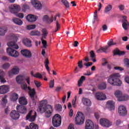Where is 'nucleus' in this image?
Segmentation results:
<instances>
[{
    "label": "nucleus",
    "mask_w": 129,
    "mask_h": 129,
    "mask_svg": "<svg viewBox=\"0 0 129 129\" xmlns=\"http://www.w3.org/2000/svg\"><path fill=\"white\" fill-rule=\"evenodd\" d=\"M9 48H7V52L9 56L11 57H14V58H17L19 56V52L14 49H18L19 48V45L17 44V43L15 41L9 42L7 44Z\"/></svg>",
    "instance_id": "obj_1"
},
{
    "label": "nucleus",
    "mask_w": 129,
    "mask_h": 129,
    "mask_svg": "<svg viewBox=\"0 0 129 129\" xmlns=\"http://www.w3.org/2000/svg\"><path fill=\"white\" fill-rule=\"evenodd\" d=\"M121 75L118 73H116L110 75L108 79V83L113 86H120L121 81L119 79Z\"/></svg>",
    "instance_id": "obj_2"
},
{
    "label": "nucleus",
    "mask_w": 129,
    "mask_h": 129,
    "mask_svg": "<svg viewBox=\"0 0 129 129\" xmlns=\"http://www.w3.org/2000/svg\"><path fill=\"white\" fill-rule=\"evenodd\" d=\"M39 110L41 113H45V117L49 118L52 115L53 106L50 105L41 104L39 107Z\"/></svg>",
    "instance_id": "obj_3"
},
{
    "label": "nucleus",
    "mask_w": 129,
    "mask_h": 129,
    "mask_svg": "<svg viewBox=\"0 0 129 129\" xmlns=\"http://www.w3.org/2000/svg\"><path fill=\"white\" fill-rule=\"evenodd\" d=\"M62 123V117L59 114H56L52 119V123L54 127H58Z\"/></svg>",
    "instance_id": "obj_4"
},
{
    "label": "nucleus",
    "mask_w": 129,
    "mask_h": 129,
    "mask_svg": "<svg viewBox=\"0 0 129 129\" xmlns=\"http://www.w3.org/2000/svg\"><path fill=\"white\" fill-rule=\"evenodd\" d=\"M114 94L115 96L117 97L118 101H126L129 99V97L127 95H122V93L120 91H116Z\"/></svg>",
    "instance_id": "obj_5"
},
{
    "label": "nucleus",
    "mask_w": 129,
    "mask_h": 129,
    "mask_svg": "<svg viewBox=\"0 0 129 129\" xmlns=\"http://www.w3.org/2000/svg\"><path fill=\"white\" fill-rule=\"evenodd\" d=\"M36 117H37V112L33 110H31L27 114L26 120L33 122L36 120Z\"/></svg>",
    "instance_id": "obj_6"
},
{
    "label": "nucleus",
    "mask_w": 129,
    "mask_h": 129,
    "mask_svg": "<svg viewBox=\"0 0 129 129\" xmlns=\"http://www.w3.org/2000/svg\"><path fill=\"white\" fill-rule=\"evenodd\" d=\"M85 117L84 115L81 112H78L75 118L76 124H83Z\"/></svg>",
    "instance_id": "obj_7"
},
{
    "label": "nucleus",
    "mask_w": 129,
    "mask_h": 129,
    "mask_svg": "<svg viewBox=\"0 0 129 129\" xmlns=\"http://www.w3.org/2000/svg\"><path fill=\"white\" fill-rule=\"evenodd\" d=\"M11 13L18 14L21 11V7L17 4H14L9 7Z\"/></svg>",
    "instance_id": "obj_8"
},
{
    "label": "nucleus",
    "mask_w": 129,
    "mask_h": 129,
    "mask_svg": "<svg viewBox=\"0 0 129 129\" xmlns=\"http://www.w3.org/2000/svg\"><path fill=\"white\" fill-rule=\"evenodd\" d=\"M100 123L104 127H109L111 126L112 123L107 119L102 118L100 120Z\"/></svg>",
    "instance_id": "obj_9"
},
{
    "label": "nucleus",
    "mask_w": 129,
    "mask_h": 129,
    "mask_svg": "<svg viewBox=\"0 0 129 129\" xmlns=\"http://www.w3.org/2000/svg\"><path fill=\"white\" fill-rule=\"evenodd\" d=\"M118 112L119 115L121 116H125L127 113V110H126V107L124 105H120L118 107Z\"/></svg>",
    "instance_id": "obj_10"
},
{
    "label": "nucleus",
    "mask_w": 129,
    "mask_h": 129,
    "mask_svg": "<svg viewBox=\"0 0 129 129\" xmlns=\"http://www.w3.org/2000/svg\"><path fill=\"white\" fill-rule=\"evenodd\" d=\"M10 116L11 118L13 119V120H18V119L20 118V116H21V115L18 111L14 110L10 112Z\"/></svg>",
    "instance_id": "obj_11"
},
{
    "label": "nucleus",
    "mask_w": 129,
    "mask_h": 129,
    "mask_svg": "<svg viewBox=\"0 0 129 129\" xmlns=\"http://www.w3.org/2000/svg\"><path fill=\"white\" fill-rule=\"evenodd\" d=\"M31 4L36 10L42 9V4L40 2L37 0H31Z\"/></svg>",
    "instance_id": "obj_12"
},
{
    "label": "nucleus",
    "mask_w": 129,
    "mask_h": 129,
    "mask_svg": "<svg viewBox=\"0 0 129 129\" xmlns=\"http://www.w3.org/2000/svg\"><path fill=\"white\" fill-rule=\"evenodd\" d=\"M16 109L20 113H22L23 114L27 113V107L25 106L18 105L16 107Z\"/></svg>",
    "instance_id": "obj_13"
},
{
    "label": "nucleus",
    "mask_w": 129,
    "mask_h": 129,
    "mask_svg": "<svg viewBox=\"0 0 129 129\" xmlns=\"http://www.w3.org/2000/svg\"><path fill=\"white\" fill-rule=\"evenodd\" d=\"M21 53L25 58H31L32 57V52L28 49H22Z\"/></svg>",
    "instance_id": "obj_14"
},
{
    "label": "nucleus",
    "mask_w": 129,
    "mask_h": 129,
    "mask_svg": "<svg viewBox=\"0 0 129 129\" xmlns=\"http://www.w3.org/2000/svg\"><path fill=\"white\" fill-rule=\"evenodd\" d=\"M10 91V87L9 86H0V94H6Z\"/></svg>",
    "instance_id": "obj_15"
},
{
    "label": "nucleus",
    "mask_w": 129,
    "mask_h": 129,
    "mask_svg": "<svg viewBox=\"0 0 129 129\" xmlns=\"http://www.w3.org/2000/svg\"><path fill=\"white\" fill-rule=\"evenodd\" d=\"M28 93L29 94L30 97L32 99L33 104H34V105H36L37 102H36V100L34 99L35 95H36V90L35 89V88H33L32 89V90L29 91Z\"/></svg>",
    "instance_id": "obj_16"
},
{
    "label": "nucleus",
    "mask_w": 129,
    "mask_h": 129,
    "mask_svg": "<svg viewBox=\"0 0 129 129\" xmlns=\"http://www.w3.org/2000/svg\"><path fill=\"white\" fill-rule=\"evenodd\" d=\"M95 96L98 100H105V99H106V96L102 92H97Z\"/></svg>",
    "instance_id": "obj_17"
},
{
    "label": "nucleus",
    "mask_w": 129,
    "mask_h": 129,
    "mask_svg": "<svg viewBox=\"0 0 129 129\" xmlns=\"http://www.w3.org/2000/svg\"><path fill=\"white\" fill-rule=\"evenodd\" d=\"M86 129H94V124H93V122L90 120H87L86 121Z\"/></svg>",
    "instance_id": "obj_18"
},
{
    "label": "nucleus",
    "mask_w": 129,
    "mask_h": 129,
    "mask_svg": "<svg viewBox=\"0 0 129 129\" xmlns=\"http://www.w3.org/2000/svg\"><path fill=\"white\" fill-rule=\"evenodd\" d=\"M26 19L28 22H30L31 23L36 22L37 21V16L29 14L26 17Z\"/></svg>",
    "instance_id": "obj_19"
},
{
    "label": "nucleus",
    "mask_w": 129,
    "mask_h": 129,
    "mask_svg": "<svg viewBox=\"0 0 129 129\" xmlns=\"http://www.w3.org/2000/svg\"><path fill=\"white\" fill-rule=\"evenodd\" d=\"M20 72V68L18 67H14L12 70L9 73V76H11V74H14V75H17V74H19V73Z\"/></svg>",
    "instance_id": "obj_20"
},
{
    "label": "nucleus",
    "mask_w": 129,
    "mask_h": 129,
    "mask_svg": "<svg viewBox=\"0 0 129 129\" xmlns=\"http://www.w3.org/2000/svg\"><path fill=\"white\" fill-rule=\"evenodd\" d=\"M19 102L21 105H27L28 104V102L27 101V99L25 97H21L19 99Z\"/></svg>",
    "instance_id": "obj_21"
},
{
    "label": "nucleus",
    "mask_w": 129,
    "mask_h": 129,
    "mask_svg": "<svg viewBox=\"0 0 129 129\" xmlns=\"http://www.w3.org/2000/svg\"><path fill=\"white\" fill-rule=\"evenodd\" d=\"M125 54L124 51H121L118 49H114L113 51V55H118L119 56H123Z\"/></svg>",
    "instance_id": "obj_22"
},
{
    "label": "nucleus",
    "mask_w": 129,
    "mask_h": 129,
    "mask_svg": "<svg viewBox=\"0 0 129 129\" xmlns=\"http://www.w3.org/2000/svg\"><path fill=\"white\" fill-rule=\"evenodd\" d=\"M8 32V28L5 26L0 27V36H5Z\"/></svg>",
    "instance_id": "obj_23"
},
{
    "label": "nucleus",
    "mask_w": 129,
    "mask_h": 129,
    "mask_svg": "<svg viewBox=\"0 0 129 129\" xmlns=\"http://www.w3.org/2000/svg\"><path fill=\"white\" fill-rule=\"evenodd\" d=\"M82 102L86 106H91V101L88 99L84 98L82 100Z\"/></svg>",
    "instance_id": "obj_24"
},
{
    "label": "nucleus",
    "mask_w": 129,
    "mask_h": 129,
    "mask_svg": "<svg viewBox=\"0 0 129 129\" xmlns=\"http://www.w3.org/2000/svg\"><path fill=\"white\" fill-rule=\"evenodd\" d=\"M5 72L2 70H0V80L1 83H5L7 82L6 79H5Z\"/></svg>",
    "instance_id": "obj_25"
},
{
    "label": "nucleus",
    "mask_w": 129,
    "mask_h": 129,
    "mask_svg": "<svg viewBox=\"0 0 129 129\" xmlns=\"http://www.w3.org/2000/svg\"><path fill=\"white\" fill-rule=\"evenodd\" d=\"M107 105L110 110H114V104L112 101H108L107 102Z\"/></svg>",
    "instance_id": "obj_26"
},
{
    "label": "nucleus",
    "mask_w": 129,
    "mask_h": 129,
    "mask_svg": "<svg viewBox=\"0 0 129 129\" xmlns=\"http://www.w3.org/2000/svg\"><path fill=\"white\" fill-rule=\"evenodd\" d=\"M23 43L26 47H31L32 46V41L28 38L23 40Z\"/></svg>",
    "instance_id": "obj_27"
},
{
    "label": "nucleus",
    "mask_w": 129,
    "mask_h": 129,
    "mask_svg": "<svg viewBox=\"0 0 129 129\" xmlns=\"http://www.w3.org/2000/svg\"><path fill=\"white\" fill-rule=\"evenodd\" d=\"M122 27L124 29V30H127V29H128V27H129V23L128 21H127V20L124 19V20H123L122 21Z\"/></svg>",
    "instance_id": "obj_28"
},
{
    "label": "nucleus",
    "mask_w": 129,
    "mask_h": 129,
    "mask_svg": "<svg viewBox=\"0 0 129 129\" xmlns=\"http://www.w3.org/2000/svg\"><path fill=\"white\" fill-rule=\"evenodd\" d=\"M12 21L14 22V23H15V24L18 25L19 26H21L23 24V21L21 20V19L14 18H13Z\"/></svg>",
    "instance_id": "obj_29"
},
{
    "label": "nucleus",
    "mask_w": 129,
    "mask_h": 129,
    "mask_svg": "<svg viewBox=\"0 0 129 129\" xmlns=\"http://www.w3.org/2000/svg\"><path fill=\"white\" fill-rule=\"evenodd\" d=\"M42 32V39H46L47 36H48V30L46 29L45 28H43L41 30Z\"/></svg>",
    "instance_id": "obj_30"
},
{
    "label": "nucleus",
    "mask_w": 129,
    "mask_h": 129,
    "mask_svg": "<svg viewBox=\"0 0 129 129\" xmlns=\"http://www.w3.org/2000/svg\"><path fill=\"white\" fill-rule=\"evenodd\" d=\"M16 81L18 84H22V82L24 81V80L25 79V77L22 76H18L16 78Z\"/></svg>",
    "instance_id": "obj_31"
},
{
    "label": "nucleus",
    "mask_w": 129,
    "mask_h": 129,
    "mask_svg": "<svg viewBox=\"0 0 129 129\" xmlns=\"http://www.w3.org/2000/svg\"><path fill=\"white\" fill-rule=\"evenodd\" d=\"M19 99V95L17 93H13L11 95V100L12 101H17Z\"/></svg>",
    "instance_id": "obj_32"
},
{
    "label": "nucleus",
    "mask_w": 129,
    "mask_h": 129,
    "mask_svg": "<svg viewBox=\"0 0 129 129\" xmlns=\"http://www.w3.org/2000/svg\"><path fill=\"white\" fill-rule=\"evenodd\" d=\"M108 49V46H105L104 47H101L97 50V53H102V52H104V53H106V51Z\"/></svg>",
    "instance_id": "obj_33"
},
{
    "label": "nucleus",
    "mask_w": 129,
    "mask_h": 129,
    "mask_svg": "<svg viewBox=\"0 0 129 129\" xmlns=\"http://www.w3.org/2000/svg\"><path fill=\"white\" fill-rule=\"evenodd\" d=\"M111 10H112V6L111 5H109L105 8L104 10V13L107 14V13H108V12H110Z\"/></svg>",
    "instance_id": "obj_34"
},
{
    "label": "nucleus",
    "mask_w": 129,
    "mask_h": 129,
    "mask_svg": "<svg viewBox=\"0 0 129 129\" xmlns=\"http://www.w3.org/2000/svg\"><path fill=\"white\" fill-rule=\"evenodd\" d=\"M98 88L99 89H101V90H103L104 89H106V84H105V83H102V84L98 85Z\"/></svg>",
    "instance_id": "obj_35"
},
{
    "label": "nucleus",
    "mask_w": 129,
    "mask_h": 129,
    "mask_svg": "<svg viewBox=\"0 0 129 129\" xmlns=\"http://www.w3.org/2000/svg\"><path fill=\"white\" fill-rule=\"evenodd\" d=\"M40 34H41V33L38 31H32L30 32V35L31 36H40Z\"/></svg>",
    "instance_id": "obj_36"
},
{
    "label": "nucleus",
    "mask_w": 129,
    "mask_h": 129,
    "mask_svg": "<svg viewBox=\"0 0 129 129\" xmlns=\"http://www.w3.org/2000/svg\"><path fill=\"white\" fill-rule=\"evenodd\" d=\"M8 100L7 99V96H5L2 99V102L1 103V104H2L3 106H6Z\"/></svg>",
    "instance_id": "obj_37"
},
{
    "label": "nucleus",
    "mask_w": 129,
    "mask_h": 129,
    "mask_svg": "<svg viewBox=\"0 0 129 129\" xmlns=\"http://www.w3.org/2000/svg\"><path fill=\"white\" fill-rule=\"evenodd\" d=\"M30 129H39V126L34 123H31L29 125Z\"/></svg>",
    "instance_id": "obj_38"
},
{
    "label": "nucleus",
    "mask_w": 129,
    "mask_h": 129,
    "mask_svg": "<svg viewBox=\"0 0 129 129\" xmlns=\"http://www.w3.org/2000/svg\"><path fill=\"white\" fill-rule=\"evenodd\" d=\"M44 63L45 64V68L46 69L47 71L48 72L49 74H50V69L49 68V66L48 65L49 64V59H48V58H46L45 59V61Z\"/></svg>",
    "instance_id": "obj_39"
},
{
    "label": "nucleus",
    "mask_w": 129,
    "mask_h": 129,
    "mask_svg": "<svg viewBox=\"0 0 129 129\" xmlns=\"http://www.w3.org/2000/svg\"><path fill=\"white\" fill-rule=\"evenodd\" d=\"M61 2L67 9H69L70 8L69 3L68 2V1H67V0H61Z\"/></svg>",
    "instance_id": "obj_40"
},
{
    "label": "nucleus",
    "mask_w": 129,
    "mask_h": 129,
    "mask_svg": "<svg viewBox=\"0 0 129 129\" xmlns=\"http://www.w3.org/2000/svg\"><path fill=\"white\" fill-rule=\"evenodd\" d=\"M55 110L56 111H62V106L59 104H57L55 105Z\"/></svg>",
    "instance_id": "obj_41"
},
{
    "label": "nucleus",
    "mask_w": 129,
    "mask_h": 129,
    "mask_svg": "<svg viewBox=\"0 0 129 129\" xmlns=\"http://www.w3.org/2000/svg\"><path fill=\"white\" fill-rule=\"evenodd\" d=\"M45 38H41V40L44 48H47V41L44 40Z\"/></svg>",
    "instance_id": "obj_42"
},
{
    "label": "nucleus",
    "mask_w": 129,
    "mask_h": 129,
    "mask_svg": "<svg viewBox=\"0 0 129 129\" xmlns=\"http://www.w3.org/2000/svg\"><path fill=\"white\" fill-rule=\"evenodd\" d=\"M90 57L91 59L96 58V55H95V53H94V51L93 50H91L90 52Z\"/></svg>",
    "instance_id": "obj_43"
},
{
    "label": "nucleus",
    "mask_w": 129,
    "mask_h": 129,
    "mask_svg": "<svg viewBox=\"0 0 129 129\" xmlns=\"http://www.w3.org/2000/svg\"><path fill=\"white\" fill-rule=\"evenodd\" d=\"M34 77H35L36 78H39L40 79H43V76H42V74H40L39 73H37L35 74Z\"/></svg>",
    "instance_id": "obj_44"
},
{
    "label": "nucleus",
    "mask_w": 129,
    "mask_h": 129,
    "mask_svg": "<svg viewBox=\"0 0 129 129\" xmlns=\"http://www.w3.org/2000/svg\"><path fill=\"white\" fill-rule=\"evenodd\" d=\"M115 43L113 42V40L111 39L108 42V48L109 47H111V46H112V45H115Z\"/></svg>",
    "instance_id": "obj_45"
},
{
    "label": "nucleus",
    "mask_w": 129,
    "mask_h": 129,
    "mask_svg": "<svg viewBox=\"0 0 129 129\" xmlns=\"http://www.w3.org/2000/svg\"><path fill=\"white\" fill-rule=\"evenodd\" d=\"M59 29H60V24H59V22H58V21H56V28L55 29L54 32L56 33V32H57V31H59Z\"/></svg>",
    "instance_id": "obj_46"
},
{
    "label": "nucleus",
    "mask_w": 129,
    "mask_h": 129,
    "mask_svg": "<svg viewBox=\"0 0 129 129\" xmlns=\"http://www.w3.org/2000/svg\"><path fill=\"white\" fill-rule=\"evenodd\" d=\"M36 28V25H28L27 27V30H33V29H35Z\"/></svg>",
    "instance_id": "obj_47"
},
{
    "label": "nucleus",
    "mask_w": 129,
    "mask_h": 129,
    "mask_svg": "<svg viewBox=\"0 0 129 129\" xmlns=\"http://www.w3.org/2000/svg\"><path fill=\"white\" fill-rule=\"evenodd\" d=\"M34 84L37 88L41 87V82L38 81H34Z\"/></svg>",
    "instance_id": "obj_48"
},
{
    "label": "nucleus",
    "mask_w": 129,
    "mask_h": 129,
    "mask_svg": "<svg viewBox=\"0 0 129 129\" xmlns=\"http://www.w3.org/2000/svg\"><path fill=\"white\" fill-rule=\"evenodd\" d=\"M2 67L3 69H8V68L10 67V63H4Z\"/></svg>",
    "instance_id": "obj_49"
},
{
    "label": "nucleus",
    "mask_w": 129,
    "mask_h": 129,
    "mask_svg": "<svg viewBox=\"0 0 129 129\" xmlns=\"http://www.w3.org/2000/svg\"><path fill=\"white\" fill-rule=\"evenodd\" d=\"M114 69H115V70H119V71H123V70H124V68L120 67H114Z\"/></svg>",
    "instance_id": "obj_50"
},
{
    "label": "nucleus",
    "mask_w": 129,
    "mask_h": 129,
    "mask_svg": "<svg viewBox=\"0 0 129 129\" xmlns=\"http://www.w3.org/2000/svg\"><path fill=\"white\" fill-rule=\"evenodd\" d=\"M21 87L22 89H24V90H25V89H27L28 86H27V84L25 83H21Z\"/></svg>",
    "instance_id": "obj_51"
},
{
    "label": "nucleus",
    "mask_w": 129,
    "mask_h": 129,
    "mask_svg": "<svg viewBox=\"0 0 129 129\" xmlns=\"http://www.w3.org/2000/svg\"><path fill=\"white\" fill-rule=\"evenodd\" d=\"M78 65L80 69H82L83 68V64H82V60L79 61V62H78Z\"/></svg>",
    "instance_id": "obj_52"
},
{
    "label": "nucleus",
    "mask_w": 129,
    "mask_h": 129,
    "mask_svg": "<svg viewBox=\"0 0 129 129\" xmlns=\"http://www.w3.org/2000/svg\"><path fill=\"white\" fill-rule=\"evenodd\" d=\"M53 19L54 17H53V16H51V18H48V20L46 23H48V24H51V23H53Z\"/></svg>",
    "instance_id": "obj_53"
},
{
    "label": "nucleus",
    "mask_w": 129,
    "mask_h": 129,
    "mask_svg": "<svg viewBox=\"0 0 129 129\" xmlns=\"http://www.w3.org/2000/svg\"><path fill=\"white\" fill-rule=\"evenodd\" d=\"M84 65H85V66H86V67H89L90 66H92V65H93V63L91 62H88V63L85 62Z\"/></svg>",
    "instance_id": "obj_54"
},
{
    "label": "nucleus",
    "mask_w": 129,
    "mask_h": 129,
    "mask_svg": "<svg viewBox=\"0 0 129 129\" xmlns=\"http://www.w3.org/2000/svg\"><path fill=\"white\" fill-rule=\"evenodd\" d=\"M49 87L50 88H53L54 87V80H51L49 83Z\"/></svg>",
    "instance_id": "obj_55"
},
{
    "label": "nucleus",
    "mask_w": 129,
    "mask_h": 129,
    "mask_svg": "<svg viewBox=\"0 0 129 129\" xmlns=\"http://www.w3.org/2000/svg\"><path fill=\"white\" fill-rule=\"evenodd\" d=\"M16 16L18 17L20 19H23L24 18V14L23 13H19L18 14H16Z\"/></svg>",
    "instance_id": "obj_56"
},
{
    "label": "nucleus",
    "mask_w": 129,
    "mask_h": 129,
    "mask_svg": "<svg viewBox=\"0 0 129 129\" xmlns=\"http://www.w3.org/2000/svg\"><path fill=\"white\" fill-rule=\"evenodd\" d=\"M43 20L46 22H48V20H49V16H48V15H44L43 16Z\"/></svg>",
    "instance_id": "obj_57"
},
{
    "label": "nucleus",
    "mask_w": 129,
    "mask_h": 129,
    "mask_svg": "<svg viewBox=\"0 0 129 129\" xmlns=\"http://www.w3.org/2000/svg\"><path fill=\"white\" fill-rule=\"evenodd\" d=\"M27 9H28V5H24L22 6V10L23 11V12L27 11Z\"/></svg>",
    "instance_id": "obj_58"
},
{
    "label": "nucleus",
    "mask_w": 129,
    "mask_h": 129,
    "mask_svg": "<svg viewBox=\"0 0 129 129\" xmlns=\"http://www.w3.org/2000/svg\"><path fill=\"white\" fill-rule=\"evenodd\" d=\"M10 112V108L9 107H7L5 110V113L6 114H9Z\"/></svg>",
    "instance_id": "obj_59"
},
{
    "label": "nucleus",
    "mask_w": 129,
    "mask_h": 129,
    "mask_svg": "<svg viewBox=\"0 0 129 129\" xmlns=\"http://www.w3.org/2000/svg\"><path fill=\"white\" fill-rule=\"evenodd\" d=\"M94 19L95 20L97 19V10H96L94 13Z\"/></svg>",
    "instance_id": "obj_60"
},
{
    "label": "nucleus",
    "mask_w": 129,
    "mask_h": 129,
    "mask_svg": "<svg viewBox=\"0 0 129 129\" xmlns=\"http://www.w3.org/2000/svg\"><path fill=\"white\" fill-rule=\"evenodd\" d=\"M118 8L119 9L120 11H123V10H124V6L121 5L118 6Z\"/></svg>",
    "instance_id": "obj_61"
},
{
    "label": "nucleus",
    "mask_w": 129,
    "mask_h": 129,
    "mask_svg": "<svg viewBox=\"0 0 129 129\" xmlns=\"http://www.w3.org/2000/svg\"><path fill=\"white\" fill-rule=\"evenodd\" d=\"M102 29H103V31H106V30H107V26L106 24L103 25Z\"/></svg>",
    "instance_id": "obj_62"
},
{
    "label": "nucleus",
    "mask_w": 129,
    "mask_h": 129,
    "mask_svg": "<svg viewBox=\"0 0 129 129\" xmlns=\"http://www.w3.org/2000/svg\"><path fill=\"white\" fill-rule=\"evenodd\" d=\"M125 64L127 66H129V59L128 58L125 59Z\"/></svg>",
    "instance_id": "obj_63"
},
{
    "label": "nucleus",
    "mask_w": 129,
    "mask_h": 129,
    "mask_svg": "<svg viewBox=\"0 0 129 129\" xmlns=\"http://www.w3.org/2000/svg\"><path fill=\"white\" fill-rule=\"evenodd\" d=\"M94 115L96 119H98V118H99V114L98 113H95Z\"/></svg>",
    "instance_id": "obj_64"
}]
</instances>
